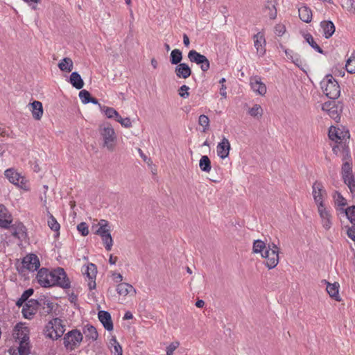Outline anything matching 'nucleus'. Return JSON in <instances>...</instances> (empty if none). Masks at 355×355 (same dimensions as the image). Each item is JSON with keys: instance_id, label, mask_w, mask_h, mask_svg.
Instances as JSON below:
<instances>
[{"instance_id": "obj_1", "label": "nucleus", "mask_w": 355, "mask_h": 355, "mask_svg": "<svg viewBox=\"0 0 355 355\" xmlns=\"http://www.w3.org/2000/svg\"><path fill=\"white\" fill-rule=\"evenodd\" d=\"M35 279L37 284L43 288L59 286L62 288H69L71 286L67 273L60 267L52 270L42 268L37 271Z\"/></svg>"}, {"instance_id": "obj_2", "label": "nucleus", "mask_w": 355, "mask_h": 355, "mask_svg": "<svg viewBox=\"0 0 355 355\" xmlns=\"http://www.w3.org/2000/svg\"><path fill=\"white\" fill-rule=\"evenodd\" d=\"M323 93L331 99H336L340 96V88L337 80L331 74H328L320 82Z\"/></svg>"}, {"instance_id": "obj_3", "label": "nucleus", "mask_w": 355, "mask_h": 355, "mask_svg": "<svg viewBox=\"0 0 355 355\" xmlns=\"http://www.w3.org/2000/svg\"><path fill=\"white\" fill-rule=\"evenodd\" d=\"M28 329L27 327L16 326L14 336L19 343L17 348L18 355H28L30 353Z\"/></svg>"}, {"instance_id": "obj_4", "label": "nucleus", "mask_w": 355, "mask_h": 355, "mask_svg": "<svg viewBox=\"0 0 355 355\" xmlns=\"http://www.w3.org/2000/svg\"><path fill=\"white\" fill-rule=\"evenodd\" d=\"M279 248L274 243L268 244L267 249L262 252L261 257L265 259V266L268 269H272L277 266L279 263Z\"/></svg>"}, {"instance_id": "obj_5", "label": "nucleus", "mask_w": 355, "mask_h": 355, "mask_svg": "<svg viewBox=\"0 0 355 355\" xmlns=\"http://www.w3.org/2000/svg\"><path fill=\"white\" fill-rule=\"evenodd\" d=\"M65 331L62 321L60 318H53L45 327L44 334L46 337L57 340L60 338Z\"/></svg>"}, {"instance_id": "obj_6", "label": "nucleus", "mask_w": 355, "mask_h": 355, "mask_svg": "<svg viewBox=\"0 0 355 355\" xmlns=\"http://www.w3.org/2000/svg\"><path fill=\"white\" fill-rule=\"evenodd\" d=\"M99 133L103 139V146L110 151H113L116 143V135L113 128L110 125L101 126L99 128Z\"/></svg>"}, {"instance_id": "obj_7", "label": "nucleus", "mask_w": 355, "mask_h": 355, "mask_svg": "<svg viewBox=\"0 0 355 355\" xmlns=\"http://www.w3.org/2000/svg\"><path fill=\"white\" fill-rule=\"evenodd\" d=\"M83 340L81 332L77 329L69 331L64 337V345L69 350L75 349Z\"/></svg>"}, {"instance_id": "obj_8", "label": "nucleus", "mask_w": 355, "mask_h": 355, "mask_svg": "<svg viewBox=\"0 0 355 355\" xmlns=\"http://www.w3.org/2000/svg\"><path fill=\"white\" fill-rule=\"evenodd\" d=\"M188 59L190 62L200 66L202 71H207L210 68V62L207 57L200 54L196 50H191L188 53Z\"/></svg>"}, {"instance_id": "obj_9", "label": "nucleus", "mask_w": 355, "mask_h": 355, "mask_svg": "<svg viewBox=\"0 0 355 355\" xmlns=\"http://www.w3.org/2000/svg\"><path fill=\"white\" fill-rule=\"evenodd\" d=\"M312 193L317 208L326 206L324 203V199L326 196V191L321 182H315L312 186Z\"/></svg>"}, {"instance_id": "obj_10", "label": "nucleus", "mask_w": 355, "mask_h": 355, "mask_svg": "<svg viewBox=\"0 0 355 355\" xmlns=\"http://www.w3.org/2000/svg\"><path fill=\"white\" fill-rule=\"evenodd\" d=\"M318 211L321 220L322 227L325 230H329L333 225V216L331 210L327 206L318 207Z\"/></svg>"}, {"instance_id": "obj_11", "label": "nucleus", "mask_w": 355, "mask_h": 355, "mask_svg": "<svg viewBox=\"0 0 355 355\" xmlns=\"http://www.w3.org/2000/svg\"><path fill=\"white\" fill-rule=\"evenodd\" d=\"M22 266L30 272L37 270L40 266L38 257L35 254H28L22 260Z\"/></svg>"}, {"instance_id": "obj_12", "label": "nucleus", "mask_w": 355, "mask_h": 355, "mask_svg": "<svg viewBox=\"0 0 355 355\" xmlns=\"http://www.w3.org/2000/svg\"><path fill=\"white\" fill-rule=\"evenodd\" d=\"M343 160L344 161V163L342 166V178L343 182H348V183L350 184L349 178L352 179L354 174L352 173V162L348 151H347Z\"/></svg>"}, {"instance_id": "obj_13", "label": "nucleus", "mask_w": 355, "mask_h": 355, "mask_svg": "<svg viewBox=\"0 0 355 355\" xmlns=\"http://www.w3.org/2000/svg\"><path fill=\"white\" fill-rule=\"evenodd\" d=\"M83 272L88 278V286L89 290H93L96 288V277L97 273V268L95 264L89 263L83 268Z\"/></svg>"}, {"instance_id": "obj_14", "label": "nucleus", "mask_w": 355, "mask_h": 355, "mask_svg": "<svg viewBox=\"0 0 355 355\" xmlns=\"http://www.w3.org/2000/svg\"><path fill=\"white\" fill-rule=\"evenodd\" d=\"M4 174L10 182L13 184L23 187L26 184L24 177L21 176L18 172L12 168L6 170Z\"/></svg>"}, {"instance_id": "obj_15", "label": "nucleus", "mask_w": 355, "mask_h": 355, "mask_svg": "<svg viewBox=\"0 0 355 355\" xmlns=\"http://www.w3.org/2000/svg\"><path fill=\"white\" fill-rule=\"evenodd\" d=\"M254 46L257 50L258 56L263 57L266 52V40L263 34L260 32L254 35L253 36Z\"/></svg>"}, {"instance_id": "obj_16", "label": "nucleus", "mask_w": 355, "mask_h": 355, "mask_svg": "<svg viewBox=\"0 0 355 355\" xmlns=\"http://www.w3.org/2000/svg\"><path fill=\"white\" fill-rule=\"evenodd\" d=\"M12 222V215L4 205H0V227L8 229L10 227Z\"/></svg>"}, {"instance_id": "obj_17", "label": "nucleus", "mask_w": 355, "mask_h": 355, "mask_svg": "<svg viewBox=\"0 0 355 355\" xmlns=\"http://www.w3.org/2000/svg\"><path fill=\"white\" fill-rule=\"evenodd\" d=\"M230 148L231 146L229 140L224 137L216 147L218 156L223 159H225L230 154Z\"/></svg>"}, {"instance_id": "obj_18", "label": "nucleus", "mask_w": 355, "mask_h": 355, "mask_svg": "<svg viewBox=\"0 0 355 355\" xmlns=\"http://www.w3.org/2000/svg\"><path fill=\"white\" fill-rule=\"evenodd\" d=\"M322 109L323 111L327 112L328 115L335 121H338L340 120V112L338 109V106L335 102H326L322 105Z\"/></svg>"}, {"instance_id": "obj_19", "label": "nucleus", "mask_w": 355, "mask_h": 355, "mask_svg": "<svg viewBox=\"0 0 355 355\" xmlns=\"http://www.w3.org/2000/svg\"><path fill=\"white\" fill-rule=\"evenodd\" d=\"M250 86L252 89L259 95L263 96L266 93V86L258 76L251 78Z\"/></svg>"}, {"instance_id": "obj_20", "label": "nucleus", "mask_w": 355, "mask_h": 355, "mask_svg": "<svg viewBox=\"0 0 355 355\" xmlns=\"http://www.w3.org/2000/svg\"><path fill=\"white\" fill-rule=\"evenodd\" d=\"M98 317L100 322L102 323L104 328L110 331L113 330V323L112 321L111 315L106 311H99Z\"/></svg>"}, {"instance_id": "obj_21", "label": "nucleus", "mask_w": 355, "mask_h": 355, "mask_svg": "<svg viewBox=\"0 0 355 355\" xmlns=\"http://www.w3.org/2000/svg\"><path fill=\"white\" fill-rule=\"evenodd\" d=\"M175 73L178 78L186 79L191 74V69L186 63H180L175 69Z\"/></svg>"}, {"instance_id": "obj_22", "label": "nucleus", "mask_w": 355, "mask_h": 355, "mask_svg": "<svg viewBox=\"0 0 355 355\" xmlns=\"http://www.w3.org/2000/svg\"><path fill=\"white\" fill-rule=\"evenodd\" d=\"M276 1L268 0L264 6L263 12L270 19H274L277 17Z\"/></svg>"}, {"instance_id": "obj_23", "label": "nucleus", "mask_w": 355, "mask_h": 355, "mask_svg": "<svg viewBox=\"0 0 355 355\" xmlns=\"http://www.w3.org/2000/svg\"><path fill=\"white\" fill-rule=\"evenodd\" d=\"M320 27L322 30L323 35L327 39L331 37L335 32V26L331 21H321Z\"/></svg>"}, {"instance_id": "obj_24", "label": "nucleus", "mask_w": 355, "mask_h": 355, "mask_svg": "<svg viewBox=\"0 0 355 355\" xmlns=\"http://www.w3.org/2000/svg\"><path fill=\"white\" fill-rule=\"evenodd\" d=\"M347 135H349L348 132L343 134L340 129L336 128V127H331L329 130V139L336 143L341 141ZM347 137H349V135Z\"/></svg>"}, {"instance_id": "obj_25", "label": "nucleus", "mask_w": 355, "mask_h": 355, "mask_svg": "<svg viewBox=\"0 0 355 355\" xmlns=\"http://www.w3.org/2000/svg\"><path fill=\"white\" fill-rule=\"evenodd\" d=\"M30 105L32 107L33 117L35 120H40L43 115L42 103L40 101H34L30 103Z\"/></svg>"}, {"instance_id": "obj_26", "label": "nucleus", "mask_w": 355, "mask_h": 355, "mask_svg": "<svg viewBox=\"0 0 355 355\" xmlns=\"http://www.w3.org/2000/svg\"><path fill=\"white\" fill-rule=\"evenodd\" d=\"M299 17L302 21L309 23L312 19V11L311 8L306 6H302L298 9Z\"/></svg>"}, {"instance_id": "obj_27", "label": "nucleus", "mask_w": 355, "mask_h": 355, "mask_svg": "<svg viewBox=\"0 0 355 355\" xmlns=\"http://www.w3.org/2000/svg\"><path fill=\"white\" fill-rule=\"evenodd\" d=\"M69 82L72 86L77 89H80L84 86L83 80L82 79L80 75L76 71L72 72L71 73Z\"/></svg>"}, {"instance_id": "obj_28", "label": "nucleus", "mask_w": 355, "mask_h": 355, "mask_svg": "<svg viewBox=\"0 0 355 355\" xmlns=\"http://www.w3.org/2000/svg\"><path fill=\"white\" fill-rule=\"evenodd\" d=\"M83 334L85 338L92 341H94L98 338V334L96 328L92 326L87 324L84 327Z\"/></svg>"}, {"instance_id": "obj_29", "label": "nucleus", "mask_w": 355, "mask_h": 355, "mask_svg": "<svg viewBox=\"0 0 355 355\" xmlns=\"http://www.w3.org/2000/svg\"><path fill=\"white\" fill-rule=\"evenodd\" d=\"M116 291L119 295L126 296L131 291L136 293L134 287L128 283H120L116 286Z\"/></svg>"}, {"instance_id": "obj_30", "label": "nucleus", "mask_w": 355, "mask_h": 355, "mask_svg": "<svg viewBox=\"0 0 355 355\" xmlns=\"http://www.w3.org/2000/svg\"><path fill=\"white\" fill-rule=\"evenodd\" d=\"M99 227L96 231V234L102 237L106 234H110V228L107 220L101 219L98 223Z\"/></svg>"}, {"instance_id": "obj_31", "label": "nucleus", "mask_w": 355, "mask_h": 355, "mask_svg": "<svg viewBox=\"0 0 355 355\" xmlns=\"http://www.w3.org/2000/svg\"><path fill=\"white\" fill-rule=\"evenodd\" d=\"M285 54L287 58L291 60L292 62H293L296 66L298 67H302L303 61L298 54L295 53L292 50L290 49H285Z\"/></svg>"}, {"instance_id": "obj_32", "label": "nucleus", "mask_w": 355, "mask_h": 355, "mask_svg": "<svg viewBox=\"0 0 355 355\" xmlns=\"http://www.w3.org/2000/svg\"><path fill=\"white\" fill-rule=\"evenodd\" d=\"M73 61L69 58H64L58 64L59 69L62 71L71 72L73 69Z\"/></svg>"}, {"instance_id": "obj_33", "label": "nucleus", "mask_w": 355, "mask_h": 355, "mask_svg": "<svg viewBox=\"0 0 355 355\" xmlns=\"http://www.w3.org/2000/svg\"><path fill=\"white\" fill-rule=\"evenodd\" d=\"M199 167L203 172H210L211 169V161L207 155H203L201 157L199 161Z\"/></svg>"}, {"instance_id": "obj_34", "label": "nucleus", "mask_w": 355, "mask_h": 355, "mask_svg": "<svg viewBox=\"0 0 355 355\" xmlns=\"http://www.w3.org/2000/svg\"><path fill=\"white\" fill-rule=\"evenodd\" d=\"M304 38L306 42L317 52L323 54L324 51L322 48L317 44L314 38L310 33H306L304 35Z\"/></svg>"}, {"instance_id": "obj_35", "label": "nucleus", "mask_w": 355, "mask_h": 355, "mask_svg": "<svg viewBox=\"0 0 355 355\" xmlns=\"http://www.w3.org/2000/svg\"><path fill=\"white\" fill-rule=\"evenodd\" d=\"M267 247L268 245L263 241L259 239L255 240L253 243L252 252L254 254H261L262 255V252H264Z\"/></svg>"}, {"instance_id": "obj_36", "label": "nucleus", "mask_w": 355, "mask_h": 355, "mask_svg": "<svg viewBox=\"0 0 355 355\" xmlns=\"http://www.w3.org/2000/svg\"><path fill=\"white\" fill-rule=\"evenodd\" d=\"M324 282H325V284H327L326 290H327V293H329V295L331 297H335L338 300L337 297H338L339 284L338 283L330 284L326 281H324Z\"/></svg>"}, {"instance_id": "obj_37", "label": "nucleus", "mask_w": 355, "mask_h": 355, "mask_svg": "<svg viewBox=\"0 0 355 355\" xmlns=\"http://www.w3.org/2000/svg\"><path fill=\"white\" fill-rule=\"evenodd\" d=\"M182 59V51L178 49H173L170 55V62L172 64H179Z\"/></svg>"}, {"instance_id": "obj_38", "label": "nucleus", "mask_w": 355, "mask_h": 355, "mask_svg": "<svg viewBox=\"0 0 355 355\" xmlns=\"http://www.w3.org/2000/svg\"><path fill=\"white\" fill-rule=\"evenodd\" d=\"M340 5L343 9L350 14H355L354 0H340Z\"/></svg>"}, {"instance_id": "obj_39", "label": "nucleus", "mask_w": 355, "mask_h": 355, "mask_svg": "<svg viewBox=\"0 0 355 355\" xmlns=\"http://www.w3.org/2000/svg\"><path fill=\"white\" fill-rule=\"evenodd\" d=\"M12 234L14 236L20 238L21 236H23V235L25 233L26 227L25 226L21 223H19L18 224H15L12 227Z\"/></svg>"}, {"instance_id": "obj_40", "label": "nucleus", "mask_w": 355, "mask_h": 355, "mask_svg": "<svg viewBox=\"0 0 355 355\" xmlns=\"http://www.w3.org/2000/svg\"><path fill=\"white\" fill-rule=\"evenodd\" d=\"M111 346L113 347V350L112 349V352L114 355H119L123 354V350L121 345L117 341L115 337H112L110 341Z\"/></svg>"}, {"instance_id": "obj_41", "label": "nucleus", "mask_w": 355, "mask_h": 355, "mask_svg": "<svg viewBox=\"0 0 355 355\" xmlns=\"http://www.w3.org/2000/svg\"><path fill=\"white\" fill-rule=\"evenodd\" d=\"M346 70L349 73H355V52L347 60L345 65Z\"/></svg>"}, {"instance_id": "obj_42", "label": "nucleus", "mask_w": 355, "mask_h": 355, "mask_svg": "<svg viewBox=\"0 0 355 355\" xmlns=\"http://www.w3.org/2000/svg\"><path fill=\"white\" fill-rule=\"evenodd\" d=\"M198 124L202 127V131L203 132H207L209 128V119L205 114H201L198 119Z\"/></svg>"}, {"instance_id": "obj_43", "label": "nucleus", "mask_w": 355, "mask_h": 355, "mask_svg": "<svg viewBox=\"0 0 355 355\" xmlns=\"http://www.w3.org/2000/svg\"><path fill=\"white\" fill-rule=\"evenodd\" d=\"M48 225L54 232H58L60 228V224L58 223L55 217L50 214L48 218Z\"/></svg>"}, {"instance_id": "obj_44", "label": "nucleus", "mask_w": 355, "mask_h": 355, "mask_svg": "<svg viewBox=\"0 0 355 355\" xmlns=\"http://www.w3.org/2000/svg\"><path fill=\"white\" fill-rule=\"evenodd\" d=\"M105 116L109 119H114L118 116V112L112 107L104 106L101 108Z\"/></svg>"}, {"instance_id": "obj_45", "label": "nucleus", "mask_w": 355, "mask_h": 355, "mask_svg": "<svg viewBox=\"0 0 355 355\" xmlns=\"http://www.w3.org/2000/svg\"><path fill=\"white\" fill-rule=\"evenodd\" d=\"M333 198L335 201V204L338 206L343 207L347 204L345 198H343L340 193L338 191H335Z\"/></svg>"}, {"instance_id": "obj_46", "label": "nucleus", "mask_w": 355, "mask_h": 355, "mask_svg": "<svg viewBox=\"0 0 355 355\" xmlns=\"http://www.w3.org/2000/svg\"><path fill=\"white\" fill-rule=\"evenodd\" d=\"M103 243L105 245V249L107 251L111 250L112 245H113V240L111 236V234H106L101 237Z\"/></svg>"}, {"instance_id": "obj_47", "label": "nucleus", "mask_w": 355, "mask_h": 355, "mask_svg": "<svg viewBox=\"0 0 355 355\" xmlns=\"http://www.w3.org/2000/svg\"><path fill=\"white\" fill-rule=\"evenodd\" d=\"M345 212L350 223L355 225V206L348 207Z\"/></svg>"}, {"instance_id": "obj_48", "label": "nucleus", "mask_w": 355, "mask_h": 355, "mask_svg": "<svg viewBox=\"0 0 355 355\" xmlns=\"http://www.w3.org/2000/svg\"><path fill=\"white\" fill-rule=\"evenodd\" d=\"M115 120L125 128H130L132 126V123L130 118H122L119 113L118 116H116Z\"/></svg>"}, {"instance_id": "obj_49", "label": "nucleus", "mask_w": 355, "mask_h": 355, "mask_svg": "<svg viewBox=\"0 0 355 355\" xmlns=\"http://www.w3.org/2000/svg\"><path fill=\"white\" fill-rule=\"evenodd\" d=\"M37 310L24 306L22 309V314L26 319L33 318V315L36 313Z\"/></svg>"}, {"instance_id": "obj_50", "label": "nucleus", "mask_w": 355, "mask_h": 355, "mask_svg": "<svg viewBox=\"0 0 355 355\" xmlns=\"http://www.w3.org/2000/svg\"><path fill=\"white\" fill-rule=\"evenodd\" d=\"M78 96L83 103L87 104L89 103L91 94L88 91L85 89L81 90Z\"/></svg>"}, {"instance_id": "obj_51", "label": "nucleus", "mask_w": 355, "mask_h": 355, "mask_svg": "<svg viewBox=\"0 0 355 355\" xmlns=\"http://www.w3.org/2000/svg\"><path fill=\"white\" fill-rule=\"evenodd\" d=\"M249 114L252 116H257L259 115H261V107L257 104L254 105L253 107L250 110Z\"/></svg>"}, {"instance_id": "obj_52", "label": "nucleus", "mask_w": 355, "mask_h": 355, "mask_svg": "<svg viewBox=\"0 0 355 355\" xmlns=\"http://www.w3.org/2000/svg\"><path fill=\"white\" fill-rule=\"evenodd\" d=\"M77 230L83 236H87L89 234L88 225L86 223L82 222L77 225Z\"/></svg>"}, {"instance_id": "obj_53", "label": "nucleus", "mask_w": 355, "mask_h": 355, "mask_svg": "<svg viewBox=\"0 0 355 355\" xmlns=\"http://www.w3.org/2000/svg\"><path fill=\"white\" fill-rule=\"evenodd\" d=\"M180 346L178 341H174L171 343L166 349V355H173L174 351Z\"/></svg>"}, {"instance_id": "obj_54", "label": "nucleus", "mask_w": 355, "mask_h": 355, "mask_svg": "<svg viewBox=\"0 0 355 355\" xmlns=\"http://www.w3.org/2000/svg\"><path fill=\"white\" fill-rule=\"evenodd\" d=\"M189 87L187 85H182L179 89V93L178 94L184 98H187L189 96Z\"/></svg>"}, {"instance_id": "obj_55", "label": "nucleus", "mask_w": 355, "mask_h": 355, "mask_svg": "<svg viewBox=\"0 0 355 355\" xmlns=\"http://www.w3.org/2000/svg\"><path fill=\"white\" fill-rule=\"evenodd\" d=\"M286 32V27L284 25L279 24L275 27V33L277 36H282Z\"/></svg>"}, {"instance_id": "obj_56", "label": "nucleus", "mask_w": 355, "mask_h": 355, "mask_svg": "<svg viewBox=\"0 0 355 355\" xmlns=\"http://www.w3.org/2000/svg\"><path fill=\"white\" fill-rule=\"evenodd\" d=\"M33 292L34 291L33 288H28L26 290L21 296V302L27 301L28 297L33 294Z\"/></svg>"}, {"instance_id": "obj_57", "label": "nucleus", "mask_w": 355, "mask_h": 355, "mask_svg": "<svg viewBox=\"0 0 355 355\" xmlns=\"http://www.w3.org/2000/svg\"><path fill=\"white\" fill-rule=\"evenodd\" d=\"M349 181L350 182V184L349 183H348V182H344L345 184L348 187V188L349 189L350 191L352 193H355V175H352V178H349Z\"/></svg>"}, {"instance_id": "obj_58", "label": "nucleus", "mask_w": 355, "mask_h": 355, "mask_svg": "<svg viewBox=\"0 0 355 355\" xmlns=\"http://www.w3.org/2000/svg\"><path fill=\"white\" fill-rule=\"evenodd\" d=\"M39 303L35 300H28L27 302L25 304V306L33 309L37 310L38 307Z\"/></svg>"}, {"instance_id": "obj_59", "label": "nucleus", "mask_w": 355, "mask_h": 355, "mask_svg": "<svg viewBox=\"0 0 355 355\" xmlns=\"http://www.w3.org/2000/svg\"><path fill=\"white\" fill-rule=\"evenodd\" d=\"M347 236L352 239L353 241H355V227H349L348 230H347Z\"/></svg>"}, {"instance_id": "obj_60", "label": "nucleus", "mask_w": 355, "mask_h": 355, "mask_svg": "<svg viewBox=\"0 0 355 355\" xmlns=\"http://www.w3.org/2000/svg\"><path fill=\"white\" fill-rule=\"evenodd\" d=\"M24 2L27 3L30 6L32 7L33 9H36V4L40 2L41 0H23Z\"/></svg>"}, {"instance_id": "obj_61", "label": "nucleus", "mask_w": 355, "mask_h": 355, "mask_svg": "<svg viewBox=\"0 0 355 355\" xmlns=\"http://www.w3.org/2000/svg\"><path fill=\"white\" fill-rule=\"evenodd\" d=\"M113 278L116 283L121 282L123 280V276L120 273H114Z\"/></svg>"}, {"instance_id": "obj_62", "label": "nucleus", "mask_w": 355, "mask_h": 355, "mask_svg": "<svg viewBox=\"0 0 355 355\" xmlns=\"http://www.w3.org/2000/svg\"><path fill=\"white\" fill-rule=\"evenodd\" d=\"M227 87L225 85H222L221 87L220 88V94L224 98H227V92H226Z\"/></svg>"}, {"instance_id": "obj_63", "label": "nucleus", "mask_w": 355, "mask_h": 355, "mask_svg": "<svg viewBox=\"0 0 355 355\" xmlns=\"http://www.w3.org/2000/svg\"><path fill=\"white\" fill-rule=\"evenodd\" d=\"M183 43L186 46H189L190 44V41L188 35L186 33L183 34Z\"/></svg>"}, {"instance_id": "obj_64", "label": "nucleus", "mask_w": 355, "mask_h": 355, "mask_svg": "<svg viewBox=\"0 0 355 355\" xmlns=\"http://www.w3.org/2000/svg\"><path fill=\"white\" fill-rule=\"evenodd\" d=\"M116 261H117V257H113L112 254H110V259H109V263L111 265H114V264L116 263Z\"/></svg>"}]
</instances>
